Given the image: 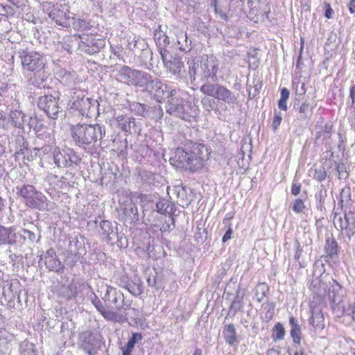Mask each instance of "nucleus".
<instances>
[{"label":"nucleus","mask_w":355,"mask_h":355,"mask_svg":"<svg viewBox=\"0 0 355 355\" xmlns=\"http://www.w3.org/2000/svg\"><path fill=\"white\" fill-rule=\"evenodd\" d=\"M130 279L126 274H122L120 275L116 280V284L120 287L127 288L128 286L130 284Z\"/></svg>","instance_id":"nucleus-57"},{"label":"nucleus","mask_w":355,"mask_h":355,"mask_svg":"<svg viewBox=\"0 0 355 355\" xmlns=\"http://www.w3.org/2000/svg\"><path fill=\"white\" fill-rule=\"evenodd\" d=\"M22 69L24 71H32L46 68L45 57L35 51L21 50L18 52Z\"/></svg>","instance_id":"nucleus-8"},{"label":"nucleus","mask_w":355,"mask_h":355,"mask_svg":"<svg viewBox=\"0 0 355 355\" xmlns=\"http://www.w3.org/2000/svg\"><path fill=\"white\" fill-rule=\"evenodd\" d=\"M14 143L17 149L15 153V158L19 157V155H25L28 152V142L23 135H16L15 137Z\"/></svg>","instance_id":"nucleus-36"},{"label":"nucleus","mask_w":355,"mask_h":355,"mask_svg":"<svg viewBox=\"0 0 355 355\" xmlns=\"http://www.w3.org/2000/svg\"><path fill=\"white\" fill-rule=\"evenodd\" d=\"M114 121H116V125L125 133L137 135H141V123L136 121L135 118L119 114L114 117Z\"/></svg>","instance_id":"nucleus-15"},{"label":"nucleus","mask_w":355,"mask_h":355,"mask_svg":"<svg viewBox=\"0 0 355 355\" xmlns=\"http://www.w3.org/2000/svg\"><path fill=\"white\" fill-rule=\"evenodd\" d=\"M333 132V125L331 123H327L324 126L319 128L316 132L315 144H320L324 141L331 138Z\"/></svg>","instance_id":"nucleus-28"},{"label":"nucleus","mask_w":355,"mask_h":355,"mask_svg":"<svg viewBox=\"0 0 355 355\" xmlns=\"http://www.w3.org/2000/svg\"><path fill=\"white\" fill-rule=\"evenodd\" d=\"M177 44L180 51L188 53L193 49L192 41L187 36V34L184 32H180L176 35Z\"/></svg>","instance_id":"nucleus-32"},{"label":"nucleus","mask_w":355,"mask_h":355,"mask_svg":"<svg viewBox=\"0 0 355 355\" xmlns=\"http://www.w3.org/2000/svg\"><path fill=\"white\" fill-rule=\"evenodd\" d=\"M340 248L333 236L326 238L324 250L329 257L334 259L338 254Z\"/></svg>","instance_id":"nucleus-33"},{"label":"nucleus","mask_w":355,"mask_h":355,"mask_svg":"<svg viewBox=\"0 0 355 355\" xmlns=\"http://www.w3.org/2000/svg\"><path fill=\"white\" fill-rule=\"evenodd\" d=\"M116 79L129 86H135L144 88V84L149 80L150 73L127 65H119L114 71Z\"/></svg>","instance_id":"nucleus-6"},{"label":"nucleus","mask_w":355,"mask_h":355,"mask_svg":"<svg viewBox=\"0 0 355 355\" xmlns=\"http://www.w3.org/2000/svg\"><path fill=\"white\" fill-rule=\"evenodd\" d=\"M111 52L119 60H122L123 62H125L122 55L123 49L121 46H111Z\"/></svg>","instance_id":"nucleus-63"},{"label":"nucleus","mask_w":355,"mask_h":355,"mask_svg":"<svg viewBox=\"0 0 355 355\" xmlns=\"http://www.w3.org/2000/svg\"><path fill=\"white\" fill-rule=\"evenodd\" d=\"M78 37L80 39L79 50L89 55L98 53L100 49L105 46V41L96 38L94 35L82 34L78 35Z\"/></svg>","instance_id":"nucleus-12"},{"label":"nucleus","mask_w":355,"mask_h":355,"mask_svg":"<svg viewBox=\"0 0 355 355\" xmlns=\"http://www.w3.org/2000/svg\"><path fill=\"white\" fill-rule=\"evenodd\" d=\"M21 232L23 234H18V237L23 239L24 242L27 240L31 243H33L35 241L36 235L33 232L26 229H23Z\"/></svg>","instance_id":"nucleus-52"},{"label":"nucleus","mask_w":355,"mask_h":355,"mask_svg":"<svg viewBox=\"0 0 355 355\" xmlns=\"http://www.w3.org/2000/svg\"><path fill=\"white\" fill-rule=\"evenodd\" d=\"M15 13V10L12 6L0 3V15L8 18L14 16Z\"/></svg>","instance_id":"nucleus-53"},{"label":"nucleus","mask_w":355,"mask_h":355,"mask_svg":"<svg viewBox=\"0 0 355 355\" xmlns=\"http://www.w3.org/2000/svg\"><path fill=\"white\" fill-rule=\"evenodd\" d=\"M47 10L49 11V17L57 24L64 27L71 26L69 16V11L64 6L60 5L57 7H55L54 6H49Z\"/></svg>","instance_id":"nucleus-16"},{"label":"nucleus","mask_w":355,"mask_h":355,"mask_svg":"<svg viewBox=\"0 0 355 355\" xmlns=\"http://www.w3.org/2000/svg\"><path fill=\"white\" fill-rule=\"evenodd\" d=\"M218 69V60L213 55L202 57L200 64L193 62L189 65V75L193 80L211 78L214 80Z\"/></svg>","instance_id":"nucleus-5"},{"label":"nucleus","mask_w":355,"mask_h":355,"mask_svg":"<svg viewBox=\"0 0 355 355\" xmlns=\"http://www.w3.org/2000/svg\"><path fill=\"white\" fill-rule=\"evenodd\" d=\"M128 292H130L132 295L135 296H138L142 293L141 284L139 281L138 282H130V284L126 288Z\"/></svg>","instance_id":"nucleus-51"},{"label":"nucleus","mask_w":355,"mask_h":355,"mask_svg":"<svg viewBox=\"0 0 355 355\" xmlns=\"http://www.w3.org/2000/svg\"><path fill=\"white\" fill-rule=\"evenodd\" d=\"M69 93L68 107L70 110L77 111L82 116L88 118L99 113V103L97 100L85 98L83 92L76 88L71 89Z\"/></svg>","instance_id":"nucleus-3"},{"label":"nucleus","mask_w":355,"mask_h":355,"mask_svg":"<svg viewBox=\"0 0 355 355\" xmlns=\"http://www.w3.org/2000/svg\"><path fill=\"white\" fill-rule=\"evenodd\" d=\"M289 325L291 326V336L294 344L300 345L301 341V328L293 315L289 317Z\"/></svg>","instance_id":"nucleus-35"},{"label":"nucleus","mask_w":355,"mask_h":355,"mask_svg":"<svg viewBox=\"0 0 355 355\" xmlns=\"http://www.w3.org/2000/svg\"><path fill=\"white\" fill-rule=\"evenodd\" d=\"M161 58L166 71L172 75L181 78L184 73V64L181 58L178 55H172L168 51L161 52Z\"/></svg>","instance_id":"nucleus-11"},{"label":"nucleus","mask_w":355,"mask_h":355,"mask_svg":"<svg viewBox=\"0 0 355 355\" xmlns=\"http://www.w3.org/2000/svg\"><path fill=\"white\" fill-rule=\"evenodd\" d=\"M103 299L105 300H110L111 304H114V309L118 311L130 309L132 304V300H127L123 293L111 286H107L106 293Z\"/></svg>","instance_id":"nucleus-13"},{"label":"nucleus","mask_w":355,"mask_h":355,"mask_svg":"<svg viewBox=\"0 0 355 355\" xmlns=\"http://www.w3.org/2000/svg\"><path fill=\"white\" fill-rule=\"evenodd\" d=\"M282 114L279 112L275 111L274 118L272 121V129L275 132L282 122Z\"/></svg>","instance_id":"nucleus-61"},{"label":"nucleus","mask_w":355,"mask_h":355,"mask_svg":"<svg viewBox=\"0 0 355 355\" xmlns=\"http://www.w3.org/2000/svg\"><path fill=\"white\" fill-rule=\"evenodd\" d=\"M344 312L346 315H350L354 321H355V302L349 304L347 308H344Z\"/></svg>","instance_id":"nucleus-64"},{"label":"nucleus","mask_w":355,"mask_h":355,"mask_svg":"<svg viewBox=\"0 0 355 355\" xmlns=\"http://www.w3.org/2000/svg\"><path fill=\"white\" fill-rule=\"evenodd\" d=\"M60 94L56 96L51 94L43 95L38 98L37 107L51 119H57L59 114L62 112V107L59 105Z\"/></svg>","instance_id":"nucleus-9"},{"label":"nucleus","mask_w":355,"mask_h":355,"mask_svg":"<svg viewBox=\"0 0 355 355\" xmlns=\"http://www.w3.org/2000/svg\"><path fill=\"white\" fill-rule=\"evenodd\" d=\"M78 259L79 257L77 255L76 253L73 252L72 250H69L67 252L64 263L69 267L72 268L76 265Z\"/></svg>","instance_id":"nucleus-50"},{"label":"nucleus","mask_w":355,"mask_h":355,"mask_svg":"<svg viewBox=\"0 0 355 355\" xmlns=\"http://www.w3.org/2000/svg\"><path fill=\"white\" fill-rule=\"evenodd\" d=\"M287 352L288 355H308L300 347L299 345L295 344L291 348H288Z\"/></svg>","instance_id":"nucleus-60"},{"label":"nucleus","mask_w":355,"mask_h":355,"mask_svg":"<svg viewBox=\"0 0 355 355\" xmlns=\"http://www.w3.org/2000/svg\"><path fill=\"white\" fill-rule=\"evenodd\" d=\"M130 107L133 112H135L136 114L139 116L143 117H148V116H150V107L146 105L141 104L137 102H133L132 103L130 104Z\"/></svg>","instance_id":"nucleus-41"},{"label":"nucleus","mask_w":355,"mask_h":355,"mask_svg":"<svg viewBox=\"0 0 355 355\" xmlns=\"http://www.w3.org/2000/svg\"><path fill=\"white\" fill-rule=\"evenodd\" d=\"M10 119L15 127L18 128H24L26 116L21 110H15L12 111L10 114Z\"/></svg>","instance_id":"nucleus-39"},{"label":"nucleus","mask_w":355,"mask_h":355,"mask_svg":"<svg viewBox=\"0 0 355 355\" xmlns=\"http://www.w3.org/2000/svg\"><path fill=\"white\" fill-rule=\"evenodd\" d=\"M311 317L310 324L315 330H322L324 327V318L321 309L318 306H311Z\"/></svg>","instance_id":"nucleus-26"},{"label":"nucleus","mask_w":355,"mask_h":355,"mask_svg":"<svg viewBox=\"0 0 355 355\" xmlns=\"http://www.w3.org/2000/svg\"><path fill=\"white\" fill-rule=\"evenodd\" d=\"M26 205L39 211H49L53 209V203L42 192L37 190Z\"/></svg>","instance_id":"nucleus-17"},{"label":"nucleus","mask_w":355,"mask_h":355,"mask_svg":"<svg viewBox=\"0 0 355 355\" xmlns=\"http://www.w3.org/2000/svg\"><path fill=\"white\" fill-rule=\"evenodd\" d=\"M128 46L134 53L141 51L142 56L146 58L150 57V60H152L153 52L148 49V45L144 39L140 37L136 39L134 37L132 40L128 41Z\"/></svg>","instance_id":"nucleus-23"},{"label":"nucleus","mask_w":355,"mask_h":355,"mask_svg":"<svg viewBox=\"0 0 355 355\" xmlns=\"http://www.w3.org/2000/svg\"><path fill=\"white\" fill-rule=\"evenodd\" d=\"M88 300H89L92 304L95 306L97 311L101 313V311L104 309V306L103 305L101 301L98 298L95 293L92 295V297H90Z\"/></svg>","instance_id":"nucleus-59"},{"label":"nucleus","mask_w":355,"mask_h":355,"mask_svg":"<svg viewBox=\"0 0 355 355\" xmlns=\"http://www.w3.org/2000/svg\"><path fill=\"white\" fill-rule=\"evenodd\" d=\"M334 223L337 229L339 227L349 239L355 234V216L350 211L348 213L345 212L343 217L335 213Z\"/></svg>","instance_id":"nucleus-14"},{"label":"nucleus","mask_w":355,"mask_h":355,"mask_svg":"<svg viewBox=\"0 0 355 355\" xmlns=\"http://www.w3.org/2000/svg\"><path fill=\"white\" fill-rule=\"evenodd\" d=\"M296 101H297L295 100L293 106L294 108L296 109L299 113L302 114L300 118L303 119H310L313 113V106L310 105V104L306 101L303 102L300 105L297 104Z\"/></svg>","instance_id":"nucleus-38"},{"label":"nucleus","mask_w":355,"mask_h":355,"mask_svg":"<svg viewBox=\"0 0 355 355\" xmlns=\"http://www.w3.org/2000/svg\"><path fill=\"white\" fill-rule=\"evenodd\" d=\"M209 154L208 149L203 144L189 141L184 147L178 148L169 161L178 168H185L195 172L203 167L204 162L208 159Z\"/></svg>","instance_id":"nucleus-1"},{"label":"nucleus","mask_w":355,"mask_h":355,"mask_svg":"<svg viewBox=\"0 0 355 355\" xmlns=\"http://www.w3.org/2000/svg\"><path fill=\"white\" fill-rule=\"evenodd\" d=\"M169 44H170V40H169V37L167 35H164L163 38H161V40H159V42L157 44V46L158 47V51L160 55H161V51L162 53L164 51H168L166 47Z\"/></svg>","instance_id":"nucleus-54"},{"label":"nucleus","mask_w":355,"mask_h":355,"mask_svg":"<svg viewBox=\"0 0 355 355\" xmlns=\"http://www.w3.org/2000/svg\"><path fill=\"white\" fill-rule=\"evenodd\" d=\"M121 219L124 223L130 225H135L139 220L137 206L132 201L125 205L121 214Z\"/></svg>","instance_id":"nucleus-20"},{"label":"nucleus","mask_w":355,"mask_h":355,"mask_svg":"<svg viewBox=\"0 0 355 355\" xmlns=\"http://www.w3.org/2000/svg\"><path fill=\"white\" fill-rule=\"evenodd\" d=\"M174 209H175V205L166 199H159L156 203V210L162 214H169L171 216L174 214Z\"/></svg>","instance_id":"nucleus-34"},{"label":"nucleus","mask_w":355,"mask_h":355,"mask_svg":"<svg viewBox=\"0 0 355 355\" xmlns=\"http://www.w3.org/2000/svg\"><path fill=\"white\" fill-rule=\"evenodd\" d=\"M53 162L59 168H75L81 162V159L72 148L55 150L53 152Z\"/></svg>","instance_id":"nucleus-10"},{"label":"nucleus","mask_w":355,"mask_h":355,"mask_svg":"<svg viewBox=\"0 0 355 355\" xmlns=\"http://www.w3.org/2000/svg\"><path fill=\"white\" fill-rule=\"evenodd\" d=\"M17 194L25 200V204L31 198L32 196L36 191L34 186L31 184H24L21 187H16Z\"/></svg>","instance_id":"nucleus-37"},{"label":"nucleus","mask_w":355,"mask_h":355,"mask_svg":"<svg viewBox=\"0 0 355 355\" xmlns=\"http://www.w3.org/2000/svg\"><path fill=\"white\" fill-rule=\"evenodd\" d=\"M223 334L225 342L229 345L233 346L238 343L236 329L234 324L225 325Z\"/></svg>","instance_id":"nucleus-29"},{"label":"nucleus","mask_w":355,"mask_h":355,"mask_svg":"<svg viewBox=\"0 0 355 355\" xmlns=\"http://www.w3.org/2000/svg\"><path fill=\"white\" fill-rule=\"evenodd\" d=\"M12 86L2 84L0 86V97H4L7 98H12Z\"/></svg>","instance_id":"nucleus-56"},{"label":"nucleus","mask_w":355,"mask_h":355,"mask_svg":"<svg viewBox=\"0 0 355 355\" xmlns=\"http://www.w3.org/2000/svg\"><path fill=\"white\" fill-rule=\"evenodd\" d=\"M72 141L75 145L85 150H92L105 136V125L100 123H78L70 128Z\"/></svg>","instance_id":"nucleus-2"},{"label":"nucleus","mask_w":355,"mask_h":355,"mask_svg":"<svg viewBox=\"0 0 355 355\" xmlns=\"http://www.w3.org/2000/svg\"><path fill=\"white\" fill-rule=\"evenodd\" d=\"M166 111L170 116L187 121L195 120L198 114V110L180 96L179 93L170 100H167Z\"/></svg>","instance_id":"nucleus-4"},{"label":"nucleus","mask_w":355,"mask_h":355,"mask_svg":"<svg viewBox=\"0 0 355 355\" xmlns=\"http://www.w3.org/2000/svg\"><path fill=\"white\" fill-rule=\"evenodd\" d=\"M180 92V89H177L172 85L164 83L162 82V89L160 95V100L165 98L170 100L171 98H173V96H175Z\"/></svg>","instance_id":"nucleus-40"},{"label":"nucleus","mask_w":355,"mask_h":355,"mask_svg":"<svg viewBox=\"0 0 355 355\" xmlns=\"http://www.w3.org/2000/svg\"><path fill=\"white\" fill-rule=\"evenodd\" d=\"M101 234L107 242L114 243L119 239L117 223L114 224L107 220H103L100 223Z\"/></svg>","instance_id":"nucleus-19"},{"label":"nucleus","mask_w":355,"mask_h":355,"mask_svg":"<svg viewBox=\"0 0 355 355\" xmlns=\"http://www.w3.org/2000/svg\"><path fill=\"white\" fill-rule=\"evenodd\" d=\"M269 292V287L265 282L259 283L255 288V297L259 302H261Z\"/></svg>","instance_id":"nucleus-43"},{"label":"nucleus","mask_w":355,"mask_h":355,"mask_svg":"<svg viewBox=\"0 0 355 355\" xmlns=\"http://www.w3.org/2000/svg\"><path fill=\"white\" fill-rule=\"evenodd\" d=\"M285 336V329L280 322H277L272 329V338L274 341L281 340Z\"/></svg>","instance_id":"nucleus-46"},{"label":"nucleus","mask_w":355,"mask_h":355,"mask_svg":"<svg viewBox=\"0 0 355 355\" xmlns=\"http://www.w3.org/2000/svg\"><path fill=\"white\" fill-rule=\"evenodd\" d=\"M327 172L323 167L315 168L313 178L318 182H322L326 179Z\"/></svg>","instance_id":"nucleus-58"},{"label":"nucleus","mask_w":355,"mask_h":355,"mask_svg":"<svg viewBox=\"0 0 355 355\" xmlns=\"http://www.w3.org/2000/svg\"><path fill=\"white\" fill-rule=\"evenodd\" d=\"M306 200V196L304 197V198H297L295 200H294L291 205L292 210L296 214H300L304 212V211L306 209V205H304V202Z\"/></svg>","instance_id":"nucleus-45"},{"label":"nucleus","mask_w":355,"mask_h":355,"mask_svg":"<svg viewBox=\"0 0 355 355\" xmlns=\"http://www.w3.org/2000/svg\"><path fill=\"white\" fill-rule=\"evenodd\" d=\"M351 188L349 186H345L340 193V200L338 202V205L340 206L341 208H343V204L345 202L347 203L351 200Z\"/></svg>","instance_id":"nucleus-47"},{"label":"nucleus","mask_w":355,"mask_h":355,"mask_svg":"<svg viewBox=\"0 0 355 355\" xmlns=\"http://www.w3.org/2000/svg\"><path fill=\"white\" fill-rule=\"evenodd\" d=\"M100 313L103 316L105 319L110 321L117 320L119 316L117 313L107 310L105 307Z\"/></svg>","instance_id":"nucleus-55"},{"label":"nucleus","mask_w":355,"mask_h":355,"mask_svg":"<svg viewBox=\"0 0 355 355\" xmlns=\"http://www.w3.org/2000/svg\"><path fill=\"white\" fill-rule=\"evenodd\" d=\"M201 103L204 107H205L208 110L214 109L215 102L214 100L212 98L205 97L202 99Z\"/></svg>","instance_id":"nucleus-62"},{"label":"nucleus","mask_w":355,"mask_h":355,"mask_svg":"<svg viewBox=\"0 0 355 355\" xmlns=\"http://www.w3.org/2000/svg\"><path fill=\"white\" fill-rule=\"evenodd\" d=\"M58 294L67 300H74L77 297L76 281L73 280L68 286H62L59 288Z\"/></svg>","instance_id":"nucleus-31"},{"label":"nucleus","mask_w":355,"mask_h":355,"mask_svg":"<svg viewBox=\"0 0 355 355\" xmlns=\"http://www.w3.org/2000/svg\"><path fill=\"white\" fill-rule=\"evenodd\" d=\"M76 287L77 297H86L88 300L94 293L93 288L87 282L76 280Z\"/></svg>","instance_id":"nucleus-30"},{"label":"nucleus","mask_w":355,"mask_h":355,"mask_svg":"<svg viewBox=\"0 0 355 355\" xmlns=\"http://www.w3.org/2000/svg\"><path fill=\"white\" fill-rule=\"evenodd\" d=\"M82 347L89 355H96L100 346L99 340L91 332H85L82 336Z\"/></svg>","instance_id":"nucleus-22"},{"label":"nucleus","mask_w":355,"mask_h":355,"mask_svg":"<svg viewBox=\"0 0 355 355\" xmlns=\"http://www.w3.org/2000/svg\"><path fill=\"white\" fill-rule=\"evenodd\" d=\"M144 87L155 97L157 101H160V95L162 89V81L158 78H153L150 74L149 80L144 84Z\"/></svg>","instance_id":"nucleus-25"},{"label":"nucleus","mask_w":355,"mask_h":355,"mask_svg":"<svg viewBox=\"0 0 355 355\" xmlns=\"http://www.w3.org/2000/svg\"><path fill=\"white\" fill-rule=\"evenodd\" d=\"M200 90L202 94L227 104H234L237 101L234 92L218 83H205L200 87Z\"/></svg>","instance_id":"nucleus-7"},{"label":"nucleus","mask_w":355,"mask_h":355,"mask_svg":"<svg viewBox=\"0 0 355 355\" xmlns=\"http://www.w3.org/2000/svg\"><path fill=\"white\" fill-rule=\"evenodd\" d=\"M72 27L78 31H89L92 27L89 21L80 18H72V22L71 24Z\"/></svg>","instance_id":"nucleus-42"},{"label":"nucleus","mask_w":355,"mask_h":355,"mask_svg":"<svg viewBox=\"0 0 355 355\" xmlns=\"http://www.w3.org/2000/svg\"><path fill=\"white\" fill-rule=\"evenodd\" d=\"M116 140L117 137L116 135H106V128L105 127V136L100 139L98 146H102L103 147H111L112 146H114V143L116 142Z\"/></svg>","instance_id":"nucleus-48"},{"label":"nucleus","mask_w":355,"mask_h":355,"mask_svg":"<svg viewBox=\"0 0 355 355\" xmlns=\"http://www.w3.org/2000/svg\"><path fill=\"white\" fill-rule=\"evenodd\" d=\"M150 117L155 119L156 121H159L162 119L164 116V112L162 107L159 105H157L154 107L149 108Z\"/></svg>","instance_id":"nucleus-49"},{"label":"nucleus","mask_w":355,"mask_h":355,"mask_svg":"<svg viewBox=\"0 0 355 355\" xmlns=\"http://www.w3.org/2000/svg\"><path fill=\"white\" fill-rule=\"evenodd\" d=\"M17 238L18 233L15 226L6 227L0 225V245H15Z\"/></svg>","instance_id":"nucleus-21"},{"label":"nucleus","mask_w":355,"mask_h":355,"mask_svg":"<svg viewBox=\"0 0 355 355\" xmlns=\"http://www.w3.org/2000/svg\"><path fill=\"white\" fill-rule=\"evenodd\" d=\"M243 296L244 294H240V291L238 290L234 299L230 306V309L227 315L225 316V320H226L228 317H234L236 313L243 307Z\"/></svg>","instance_id":"nucleus-27"},{"label":"nucleus","mask_w":355,"mask_h":355,"mask_svg":"<svg viewBox=\"0 0 355 355\" xmlns=\"http://www.w3.org/2000/svg\"><path fill=\"white\" fill-rule=\"evenodd\" d=\"M44 264L50 271L59 272L63 269L64 266L57 258L44 259Z\"/></svg>","instance_id":"nucleus-44"},{"label":"nucleus","mask_w":355,"mask_h":355,"mask_svg":"<svg viewBox=\"0 0 355 355\" xmlns=\"http://www.w3.org/2000/svg\"><path fill=\"white\" fill-rule=\"evenodd\" d=\"M31 72L32 73L30 75L28 79V85H33L37 88L46 87V81L48 78L46 68L37 69Z\"/></svg>","instance_id":"nucleus-24"},{"label":"nucleus","mask_w":355,"mask_h":355,"mask_svg":"<svg viewBox=\"0 0 355 355\" xmlns=\"http://www.w3.org/2000/svg\"><path fill=\"white\" fill-rule=\"evenodd\" d=\"M345 290L336 280L333 279L327 286V296L333 305H338L343 300Z\"/></svg>","instance_id":"nucleus-18"}]
</instances>
